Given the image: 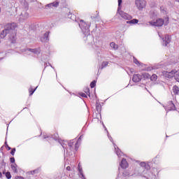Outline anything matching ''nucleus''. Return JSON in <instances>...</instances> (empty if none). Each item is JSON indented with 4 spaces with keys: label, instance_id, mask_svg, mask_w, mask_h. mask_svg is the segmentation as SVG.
Masks as SVG:
<instances>
[{
    "label": "nucleus",
    "instance_id": "f257e3e1",
    "mask_svg": "<svg viewBox=\"0 0 179 179\" xmlns=\"http://www.w3.org/2000/svg\"><path fill=\"white\" fill-rule=\"evenodd\" d=\"M140 170L143 171V176L147 179H156V175L151 173L150 166L145 162L140 163Z\"/></svg>",
    "mask_w": 179,
    "mask_h": 179
},
{
    "label": "nucleus",
    "instance_id": "f03ea898",
    "mask_svg": "<svg viewBox=\"0 0 179 179\" xmlns=\"http://www.w3.org/2000/svg\"><path fill=\"white\" fill-rule=\"evenodd\" d=\"M90 22H85L84 20H81L79 23V27L81 29L83 34L87 36V38H92L90 36Z\"/></svg>",
    "mask_w": 179,
    "mask_h": 179
},
{
    "label": "nucleus",
    "instance_id": "7ed1b4c3",
    "mask_svg": "<svg viewBox=\"0 0 179 179\" xmlns=\"http://www.w3.org/2000/svg\"><path fill=\"white\" fill-rule=\"evenodd\" d=\"M15 29H16V24H7L4 27V29L0 34V38H3L4 37H6L9 33H13V30H15Z\"/></svg>",
    "mask_w": 179,
    "mask_h": 179
},
{
    "label": "nucleus",
    "instance_id": "20e7f679",
    "mask_svg": "<svg viewBox=\"0 0 179 179\" xmlns=\"http://www.w3.org/2000/svg\"><path fill=\"white\" fill-rule=\"evenodd\" d=\"M149 24L151 26H155L156 27H162L164 24V20L162 18L157 19L156 21H150Z\"/></svg>",
    "mask_w": 179,
    "mask_h": 179
},
{
    "label": "nucleus",
    "instance_id": "39448f33",
    "mask_svg": "<svg viewBox=\"0 0 179 179\" xmlns=\"http://www.w3.org/2000/svg\"><path fill=\"white\" fill-rule=\"evenodd\" d=\"M136 6L139 10H142L146 6V1L145 0H136Z\"/></svg>",
    "mask_w": 179,
    "mask_h": 179
},
{
    "label": "nucleus",
    "instance_id": "423d86ee",
    "mask_svg": "<svg viewBox=\"0 0 179 179\" xmlns=\"http://www.w3.org/2000/svg\"><path fill=\"white\" fill-rule=\"evenodd\" d=\"M148 75L149 74H143V75L134 74L133 76L132 80L133 82H135L136 83H137V82H141V80H142L143 77L145 78L146 76L148 78Z\"/></svg>",
    "mask_w": 179,
    "mask_h": 179
},
{
    "label": "nucleus",
    "instance_id": "0eeeda50",
    "mask_svg": "<svg viewBox=\"0 0 179 179\" xmlns=\"http://www.w3.org/2000/svg\"><path fill=\"white\" fill-rule=\"evenodd\" d=\"M166 110H168V111L176 110V105L174 104V103H173V101L167 102Z\"/></svg>",
    "mask_w": 179,
    "mask_h": 179
},
{
    "label": "nucleus",
    "instance_id": "6e6552de",
    "mask_svg": "<svg viewBox=\"0 0 179 179\" xmlns=\"http://www.w3.org/2000/svg\"><path fill=\"white\" fill-rule=\"evenodd\" d=\"M119 15L121 16V17L125 19L126 20H131V19H132V16L122 10L119 12Z\"/></svg>",
    "mask_w": 179,
    "mask_h": 179
},
{
    "label": "nucleus",
    "instance_id": "1a4fd4ad",
    "mask_svg": "<svg viewBox=\"0 0 179 179\" xmlns=\"http://www.w3.org/2000/svg\"><path fill=\"white\" fill-rule=\"evenodd\" d=\"M171 42V38H170V36L165 35V37L163 38V43H162V45L164 47H167V45L170 44Z\"/></svg>",
    "mask_w": 179,
    "mask_h": 179
},
{
    "label": "nucleus",
    "instance_id": "9d476101",
    "mask_svg": "<svg viewBox=\"0 0 179 179\" xmlns=\"http://www.w3.org/2000/svg\"><path fill=\"white\" fill-rule=\"evenodd\" d=\"M177 72V70H172L171 71H166L165 73V77L169 78V79H171V78H175L176 73Z\"/></svg>",
    "mask_w": 179,
    "mask_h": 179
},
{
    "label": "nucleus",
    "instance_id": "9b49d317",
    "mask_svg": "<svg viewBox=\"0 0 179 179\" xmlns=\"http://www.w3.org/2000/svg\"><path fill=\"white\" fill-rule=\"evenodd\" d=\"M49 36H50V32L49 31H46L43 34V37L41 38L42 43H48V41H50Z\"/></svg>",
    "mask_w": 179,
    "mask_h": 179
},
{
    "label": "nucleus",
    "instance_id": "f8f14e48",
    "mask_svg": "<svg viewBox=\"0 0 179 179\" xmlns=\"http://www.w3.org/2000/svg\"><path fill=\"white\" fill-rule=\"evenodd\" d=\"M45 6L46 8H58V6H59V1H54L52 3L47 4Z\"/></svg>",
    "mask_w": 179,
    "mask_h": 179
},
{
    "label": "nucleus",
    "instance_id": "ddd939ff",
    "mask_svg": "<svg viewBox=\"0 0 179 179\" xmlns=\"http://www.w3.org/2000/svg\"><path fill=\"white\" fill-rule=\"evenodd\" d=\"M120 166L122 167V169H127V167H128V162H127V159L123 158L120 164Z\"/></svg>",
    "mask_w": 179,
    "mask_h": 179
},
{
    "label": "nucleus",
    "instance_id": "4468645a",
    "mask_svg": "<svg viewBox=\"0 0 179 179\" xmlns=\"http://www.w3.org/2000/svg\"><path fill=\"white\" fill-rule=\"evenodd\" d=\"M27 51H29L30 52H33L34 54H36V55H39V54L41 52L40 49H37V48H34V49L28 48Z\"/></svg>",
    "mask_w": 179,
    "mask_h": 179
},
{
    "label": "nucleus",
    "instance_id": "2eb2a0df",
    "mask_svg": "<svg viewBox=\"0 0 179 179\" xmlns=\"http://www.w3.org/2000/svg\"><path fill=\"white\" fill-rule=\"evenodd\" d=\"M133 62L136 64V65H137L138 66H141L143 65V63H141V62H139L138 59H136V57H133Z\"/></svg>",
    "mask_w": 179,
    "mask_h": 179
},
{
    "label": "nucleus",
    "instance_id": "dca6fc26",
    "mask_svg": "<svg viewBox=\"0 0 179 179\" xmlns=\"http://www.w3.org/2000/svg\"><path fill=\"white\" fill-rule=\"evenodd\" d=\"M139 22V20L138 19H133L129 21H127V24H136Z\"/></svg>",
    "mask_w": 179,
    "mask_h": 179
},
{
    "label": "nucleus",
    "instance_id": "f3484780",
    "mask_svg": "<svg viewBox=\"0 0 179 179\" xmlns=\"http://www.w3.org/2000/svg\"><path fill=\"white\" fill-rule=\"evenodd\" d=\"M114 148H115V150L116 152V155L117 156H121V150H120V148L118 147H117V145H115V143H113Z\"/></svg>",
    "mask_w": 179,
    "mask_h": 179
},
{
    "label": "nucleus",
    "instance_id": "a211bd4d",
    "mask_svg": "<svg viewBox=\"0 0 179 179\" xmlns=\"http://www.w3.org/2000/svg\"><path fill=\"white\" fill-rule=\"evenodd\" d=\"M68 145H69V148H70V150L71 152L73 151V140L70 141L69 142H67Z\"/></svg>",
    "mask_w": 179,
    "mask_h": 179
},
{
    "label": "nucleus",
    "instance_id": "6ab92c4d",
    "mask_svg": "<svg viewBox=\"0 0 179 179\" xmlns=\"http://www.w3.org/2000/svg\"><path fill=\"white\" fill-rule=\"evenodd\" d=\"M36 90H37V87L35 89H33V87H30L29 89V96H33Z\"/></svg>",
    "mask_w": 179,
    "mask_h": 179
},
{
    "label": "nucleus",
    "instance_id": "aec40b11",
    "mask_svg": "<svg viewBox=\"0 0 179 179\" xmlns=\"http://www.w3.org/2000/svg\"><path fill=\"white\" fill-rule=\"evenodd\" d=\"M173 92L174 93V94H178L179 92V87L177 85H174L173 87Z\"/></svg>",
    "mask_w": 179,
    "mask_h": 179
},
{
    "label": "nucleus",
    "instance_id": "412c9836",
    "mask_svg": "<svg viewBox=\"0 0 179 179\" xmlns=\"http://www.w3.org/2000/svg\"><path fill=\"white\" fill-rule=\"evenodd\" d=\"M51 138L54 139L55 141H58L59 142V136L58 135L57 133L53 134L51 136Z\"/></svg>",
    "mask_w": 179,
    "mask_h": 179
},
{
    "label": "nucleus",
    "instance_id": "4be33fe9",
    "mask_svg": "<svg viewBox=\"0 0 179 179\" xmlns=\"http://www.w3.org/2000/svg\"><path fill=\"white\" fill-rule=\"evenodd\" d=\"M12 170L14 171V173H17V164H11L10 166Z\"/></svg>",
    "mask_w": 179,
    "mask_h": 179
},
{
    "label": "nucleus",
    "instance_id": "5701e85b",
    "mask_svg": "<svg viewBox=\"0 0 179 179\" xmlns=\"http://www.w3.org/2000/svg\"><path fill=\"white\" fill-rule=\"evenodd\" d=\"M21 17H22L23 19H27V17H29V13H27L26 11H24V13H22Z\"/></svg>",
    "mask_w": 179,
    "mask_h": 179
},
{
    "label": "nucleus",
    "instance_id": "b1692460",
    "mask_svg": "<svg viewBox=\"0 0 179 179\" xmlns=\"http://www.w3.org/2000/svg\"><path fill=\"white\" fill-rule=\"evenodd\" d=\"M96 110L98 113H100V111H101V105L100 103H96Z\"/></svg>",
    "mask_w": 179,
    "mask_h": 179
},
{
    "label": "nucleus",
    "instance_id": "393cba45",
    "mask_svg": "<svg viewBox=\"0 0 179 179\" xmlns=\"http://www.w3.org/2000/svg\"><path fill=\"white\" fill-rule=\"evenodd\" d=\"M41 170V168H38L34 171H31V174H38V173H40Z\"/></svg>",
    "mask_w": 179,
    "mask_h": 179
},
{
    "label": "nucleus",
    "instance_id": "a878e982",
    "mask_svg": "<svg viewBox=\"0 0 179 179\" xmlns=\"http://www.w3.org/2000/svg\"><path fill=\"white\" fill-rule=\"evenodd\" d=\"M10 40L13 44H15V43H16V35H13L12 37H10Z\"/></svg>",
    "mask_w": 179,
    "mask_h": 179
},
{
    "label": "nucleus",
    "instance_id": "bb28decb",
    "mask_svg": "<svg viewBox=\"0 0 179 179\" xmlns=\"http://www.w3.org/2000/svg\"><path fill=\"white\" fill-rule=\"evenodd\" d=\"M175 80L176 82H179V71H176V72Z\"/></svg>",
    "mask_w": 179,
    "mask_h": 179
},
{
    "label": "nucleus",
    "instance_id": "cd10ccee",
    "mask_svg": "<svg viewBox=\"0 0 179 179\" xmlns=\"http://www.w3.org/2000/svg\"><path fill=\"white\" fill-rule=\"evenodd\" d=\"M108 65V62H103L101 64V69H103V68H106Z\"/></svg>",
    "mask_w": 179,
    "mask_h": 179
},
{
    "label": "nucleus",
    "instance_id": "c85d7f7f",
    "mask_svg": "<svg viewBox=\"0 0 179 179\" xmlns=\"http://www.w3.org/2000/svg\"><path fill=\"white\" fill-rule=\"evenodd\" d=\"M59 143L62 146L63 149H66V144L65 143L62 142V141L59 140Z\"/></svg>",
    "mask_w": 179,
    "mask_h": 179
},
{
    "label": "nucleus",
    "instance_id": "c756f323",
    "mask_svg": "<svg viewBox=\"0 0 179 179\" xmlns=\"http://www.w3.org/2000/svg\"><path fill=\"white\" fill-rule=\"evenodd\" d=\"M96 80H93L92 82H91V83H90L91 89L96 87Z\"/></svg>",
    "mask_w": 179,
    "mask_h": 179
},
{
    "label": "nucleus",
    "instance_id": "7c9ffc66",
    "mask_svg": "<svg viewBox=\"0 0 179 179\" xmlns=\"http://www.w3.org/2000/svg\"><path fill=\"white\" fill-rule=\"evenodd\" d=\"M6 177L7 179H11L12 178V175L10 174V172L8 171L6 173Z\"/></svg>",
    "mask_w": 179,
    "mask_h": 179
},
{
    "label": "nucleus",
    "instance_id": "2f4dec72",
    "mask_svg": "<svg viewBox=\"0 0 179 179\" xmlns=\"http://www.w3.org/2000/svg\"><path fill=\"white\" fill-rule=\"evenodd\" d=\"M96 15H91V19H92V20L93 19H97L99 17V13H97V11H96Z\"/></svg>",
    "mask_w": 179,
    "mask_h": 179
},
{
    "label": "nucleus",
    "instance_id": "473e14b6",
    "mask_svg": "<svg viewBox=\"0 0 179 179\" xmlns=\"http://www.w3.org/2000/svg\"><path fill=\"white\" fill-rule=\"evenodd\" d=\"M79 172H80V174L81 176V178L82 179H86V178H85V175H83V171H82V169H79Z\"/></svg>",
    "mask_w": 179,
    "mask_h": 179
},
{
    "label": "nucleus",
    "instance_id": "72a5a7b5",
    "mask_svg": "<svg viewBox=\"0 0 179 179\" xmlns=\"http://www.w3.org/2000/svg\"><path fill=\"white\" fill-rule=\"evenodd\" d=\"M110 47H112L113 48H114V50H117V48H118V46L115 45V43H110Z\"/></svg>",
    "mask_w": 179,
    "mask_h": 179
},
{
    "label": "nucleus",
    "instance_id": "f704fd0d",
    "mask_svg": "<svg viewBox=\"0 0 179 179\" xmlns=\"http://www.w3.org/2000/svg\"><path fill=\"white\" fill-rule=\"evenodd\" d=\"M157 76L156 74H153L151 78H150V80H157Z\"/></svg>",
    "mask_w": 179,
    "mask_h": 179
},
{
    "label": "nucleus",
    "instance_id": "c9c22d12",
    "mask_svg": "<svg viewBox=\"0 0 179 179\" xmlns=\"http://www.w3.org/2000/svg\"><path fill=\"white\" fill-rule=\"evenodd\" d=\"M85 93L87 96H89V97H90V90L89 88H86L85 90Z\"/></svg>",
    "mask_w": 179,
    "mask_h": 179
},
{
    "label": "nucleus",
    "instance_id": "e433bc0d",
    "mask_svg": "<svg viewBox=\"0 0 179 179\" xmlns=\"http://www.w3.org/2000/svg\"><path fill=\"white\" fill-rule=\"evenodd\" d=\"M16 152V148H12L11 151H10V155H12V156H15V152Z\"/></svg>",
    "mask_w": 179,
    "mask_h": 179
},
{
    "label": "nucleus",
    "instance_id": "4c0bfd02",
    "mask_svg": "<svg viewBox=\"0 0 179 179\" xmlns=\"http://www.w3.org/2000/svg\"><path fill=\"white\" fill-rule=\"evenodd\" d=\"M118 2V8L117 10H120V6L122 4V0H117Z\"/></svg>",
    "mask_w": 179,
    "mask_h": 179
},
{
    "label": "nucleus",
    "instance_id": "58836bf2",
    "mask_svg": "<svg viewBox=\"0 0 179 179\" xmlns=\"http://www.w3.org/2000/svg\"><path fill=\"white\" fill-rule=\"evenodd\" d=\"M81 97L87 98V95L83 92L79 94Z\"/></svg>",
    "mask_w": 179,
    "mask_h": 179
},
{
    "label": "nucleus",
    "instance_id": "ea45409f",
    "mask_svg": "<svg viewBox=\"0 0 179 179\" xmlns=\"http://www.w3.org/2000/svg\"><path fill=\"white\" fill-rule=\"evenodd\" d=\"M6 148H7L8 150H10L12 149V148L9 147V145H8V142L5 141L4 143Z\"/></svg>",
    "mask_w": 179,
    "mask_h": 179
},
{
    "label": "nucleus",
    "instance_id": "a19ab883",
    "mask_svg": "<svg viewBox=\"0 0 179 179\" xmlns=\"http://www.w3.org/2000/svg\"><path fill=\"white\" fill-rule=\"evenodd\" d=\"M83 138V135H81L79 138H78V141H77V143H78V142H80V141H82V138Z\"/></svg>",
    "mask_w": 179,
    "mask_h": 179
},
{
    "label": "nucleus",
    "instance_id": "79ce46f5",
    "mask_svg": "<svg viewBox=\"0 0 179 179\" xmlns=\"http://www.w3.org/2000/svg\"><path fill=\"white\" fill-rule=\"evenodd\" d=\"M10 163H15V157H10Z\"/></svg>",
    "mask_w": 179,
    "mask_h": 179
},
{
    "label": "nucleus",
    "instance_id": "37998d69",
    "mask_svg": "<svg viewBox=\"0 0 179 179\" xmlns=\"http://www.w3.org/2000/svg\"><path fill=\"white\" fill-rule=\"evenodd\" d=\"M76 145H78V143H76V146H75V150L76 152H78V150L79 149V148H78Z\"/></svg>",
    "mask_w": 179,
    "mask_h": 179
},
{
    "label": "nucleus",
    "instance_id": "c03bdc74",
    "mask_svg": "<svg viewBox=\"0 0 179 179\" xmlns=\"http://www.w3.org/2000/svg\"><path fill=\"white\" fill-rule=\"evenodd\" d=\"M1 166H6V164L4 159H2V164H1Z\"/></svg>",
    "mask_w": 179,
    "mask_h": 179
},
{
    "label": "nucleus",
    "instance_id": "a18cd8bd",
    "mask_svg": "<svg viewBox=\"0 0 179 179\" xmlns=\"http://www.w3.org/2000/svg\"><path fill=\"white\" fill-rule=\"evenodd\" d=\"M15 179H24V178H23L22 176H16Z\"/></svg>",
    "mask_w": 179,
    "mask_h": 179
},
{
    "label": "nucleus",
    "instance_id": "49530a36",
    "mask_svg": "<svg viewBox=\"0 0 179 179\" xmlns=\"http://www.w3.org/2000/svg\"><path fill=\"white\" fill-rule=\"evenodd\" d=\"M2 150H3V145L0 148V152H1V153L3 154V152H2Z\"/></svg>",
    "mask_w": 179,
    "mask_h": 179
},
{
    "label": "nucleus",
    "instance_id": "de8ad7c7",
    "mask_svg": "<svg viewBox=\"0 0 179 179\" xmlns=\"http://www.w3.org/2000/svg\"><path fill=\"white\" fill-rule=\"evenodd\" d=\"M66 170L67 171H71V166H67Z\"/></svg>",
    "mask_w": 179,
    "mask_h": 179
},
{
    "label": "nucleus",
    "instance_id": "09e8293b",
    "mask_svg": "<svg viewBox=\"0 0 179 179\" xmlns=\"http://www.w3.org/2000/svg\"><path fill=\"white\" fill-rule=\"evenodd\" d=\"M108 136L110 141H113V138L108 135Z\"/></svg>",
    "mask_w": 179,
    "mask_h": 179
},
{
    "label": "nucleus",
    "instance_id": "8fccbe9b",
    "mask_svg": "<svg viewBox=\"0 0 179 179\" xmlns=\"http://www.w3.org/2000/svg\"><path fill=\"white\" fill-rule=\"evenodd\" d=\"M66 152H67V153H69V155H72V152L68 151V149H66Z\"/></svg>",
    "mask_w": 179,
    "mask_h": 179
},
{
    "label": "nucleus",
    "instance_id": "3c124183",
    "mask_svg": "<svg viewBox=\"0 0 179 179\" xmlns=\"http://www.w3.org/2000/svg\"><path fill=\"white\" fill-rule=\"evenodd\" d=\"M11 3H13V5H15V3H16V1H15L14 0H11Z\"/></svg>",
    "mask_w": 179,
    "mask_h": 179
},
{
    "label": "nucleus",
    "instance_id": "603ef678",
    "mask_svg": "<svg viewBox=\"0 0 179 179\" xmlns=\"http://www.w3.org/2000/svg\"><path fill=\"white\" fill-rule=\"evenodd\" d=\"M0 178H2V172H0Z\"/></svg>",
    "mask_w": 179,
    "mask_h": 179
},
{
    "label": "nucleus",
    "instance_id": "864d4df0",
    "mask_svg": "<svg viewBox=\"0 0 179 179\" xmlns=\"http://www.w3.org/2000/svg\"><path fill=\"white\" fill-rule=\"evenodd\" d=\"M47 66H48V64H47V63H45V68H46Z\"/></svg>",
    "mask_w": 179,
    "mask_h": 179
},
{
    "label": "nucleus",
    "instance_id": "5fc2aeb1",
    "mask_svg": "<svg viewBox=\"0 0 179 179\" xmlns=\"http://www.w3.org/2000/svg\"><path fill=\"white\" fill-rule=\"evenodd\" d=\"M3 174H4L5 176H6V172L5 171H3Z\"/></svg>",
    "mask_w": 179,
    "mask_h": 179
},
{
    "label": "nucleus",
    "instance_id": "6e6d98bb",
    "mask_svg": "<svg viewBox=\"0 0 179 179\" xmlns=\"http://www.w3.org/2000/svg\"><path fill=\"white\" fill-rule=\"evenodd\" d=\"M48 65H50V66H51V68H52V66L51 65V64L48 63Z\"/></svg>",
    "mask_w": 179,
    "mask_h": 179
},
{
    "label": "nucleus",
    "instance_id": "4d7b16f0",
    "mask_svg": "<svg viewBox=\"0 0 179 179\" xmlns=\"http://www.w3.org/2000/svg\"><path fill=\"white\" fill-rule=\"evenodd\" d=\"M145 90H147L148 92H149V90H148V88L147 87H145Z\"/></svg>",
    "mask_w": 179,
    "mask_h": 179
},
{
    "label": "nucleus",
    "instance_id": "13d9d810",
    "mask_svg": "<svg viewBox=\"0 0 179 179\" xmlns=\"http://www.w3.org/2000/svg\"><path fill=\"white\" fill-rule=\"evenodd\" d=\"M176 1V2H179V0H175Z\"/></svg>",
    "mask_w": 179,
    "mask_h": 179
},
{
    "label": "nucleus",
    "instance_id": "bf43d9fd",
    "mask_svg": "<svg viewBox=\"0 0 179 179\" xmlns=\"http://www.w3.org/2000/svg\"><path fill=\"white\" fill-rule=\"evenodd\" d=\"M47 138H48V136L45 137V139Z\"/></svg>",
    "mask_w": 179,
    "mask_h": 179
},
{
    "label": "nucleus",
    "instance_id": "052dcab7",
    "mask_svg": "<svg viewBox=\"0 0 179 179\" xmlns=\"http://www.w3.org/2000/svg\"><path fill=\"white\" fill-rule=\"evenodd\" d=\"M0 12H1V8H0Z\"/></svg>",
    "mask_w": 179,
    "mask_h": 179
}]
</instances>
